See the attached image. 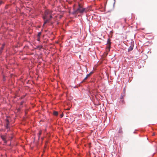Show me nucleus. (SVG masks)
<instances>
[{
	"mask_svg": "<svg viewBox=\"0 0 157 157\" xmlns=\"http://www.w3.org/2000/svg\"><path fill=\"white\" fill-rule=\"evenodd\" d=\"M86 8H82L80 4L78 5V7L77 10H75L73 12L74 14H77L79 13L82 14L84 12H86Z\"/></svg>",
	"mask_w": 157,
	"mask_h": 157,
	"instance_id": "1",
	"label": "nucleus"
},
{
	"mask_svg": "<svg viewBox=\"0 0 157 157\" xmlns=\"http://www.w3.org/2000/svg\"><path fill=\"white\" fill-rule=\"evenodd\" d=\"M52 11L49 10H45L44 13V16L43 17V18L44 20H45L46 19L48 18V15H49L50 14H52Z\"/></svg>",
	"mask_w": 157,
	"mask_h": 157,
	"instance_id": "2",
	"label": "nucleus"
},
{
	"mask_svg": "<svg viewBox=\"0 0 157 157\" xmlns=\"http://www.w3.org/2000/svg\"><path fill=\"white\" fill-rule=\"evenodd\" d=\"M107 44L108 46V48L109 49H110V47L111 42H110V40L109 38L108 39Z\"/></svg>",
	"mask_w": 157,
	"mask_h": 157,
	"instance_id": "3",
	"label": "nucleus"
},
{
	"mask_svg": "<svg viewBox=\"0 0 157 157\" xmlns=\"http://www.w3.org/2000/svg\"><path fill=\"white\" fill-rule=\"evenodd\" d=\"M1 137L5 143H6L7 142V141L6 140V136L3 135L1 136Z\"/></svg>",
	"mask_w": 157,
	"mask_h": 157,
	"instance_id": "4",
	"label": "nucleus"
},
{
	"mask_svg": "<svg viewBox=\"0 0 157 157\" xmlns=\"http://www.w3.org/2000/svg\"><path fill=\"white\" fill-rule=\"evenodd\" d=\"M42 133V131L40 130L39 131V133L38 134V139L39 140L40 138V136L41 135Z\"/></svg>",
	"mask_w": 157,
	"mask_h": 157,
	"instance_id": "5",
	"label": "nucleus"
},
{
	"mask_svg": "<svg viewBox=\"0 0 157 157\" xmlns=\"http://www.w3.org/2000/svg\"><path fill=\"white\" fill-rule=\"evenodd\" d=\"M44 20V24H43V26H44V25L47 23L48 22V21H49V19H48V18H47V19H45V20Z\"/></svg>",
	"mask_w": 157,
	"mask_h": 157,
	"instance_id": "6",
	"label": "nucleus"
},
{
	"mask_svg": "<svg viewBox=\"0 0 157 157\" xmlns=\"http://www.w3.org/2000/svg\"><path fill=\"white\" fill-rule=\"evenodd\" d=\"M133 49V48L132 47L130 46L129 47L128 49V52H129L130 51H132V50Z\"/></svg>",
	"mask_w": 157,
	"mask_h": 157,
	"instance_id": "7",
	"label": "nucleus"
},
{
	"mask_svg": "<svg viewBox=\"0 0 157 157\" xmlns=\"http://www.w3.org/2000/svg\"><path fill=\"white\" fill-rule=\"evenodd\" d=\"M53 114L54 115L56 116H57L58 115V113L57 111H54L53 112Z\"/></svg>",
	"mask_w": 157,
	"mask_h": 157,
	"instance_id": "8",
	"label": "nucleus"
},
{
	"mask_svg": "<svg viewBox=\"0 0 157 157\" xmlns=\"http://www.w3.org/2000/svg\"><path fill=\"white\" fill-rule=\"evenodd\" d=\"M92 73H93V72H90L89 74L87 75L86 76L87 77H89L92 74Z\"/></svg>",
	"mask_w": 157,
	"mask_h": 157,
	"instance_id": "9",
	"label": "nucleus"
},
{
	"mask_svg": "<svg viewBox=\"0 0 157 157\" xmlns=\"http://www.w3.org/2000/svg\"><path fill=\"white\" fill-rule=\"evenodd\" d=\"M122 128L121 127H120L119 128V133H122Z\"/></svg>",
	"mask_w": 157,
	"mask_h": 157,
	"instance_id": "10",
	"label": "nucleus"
},
{
	"mask_svg": "<svg viewBox=\"0 0 157 157\" xmlns=\"http://www.w3.org/2000/svg\"><path fill=\"white\" fill-rule=\"evenodd\" d=\"M4 45H5L4 44H3L2 46V47L1 48V51H2L3 48H4Z\"/></svg>",
	"mask_w": 157,
	"mask_h": 157,
	"instance_id": "11",
	"label": "nucleus"
},
{
	"mask_svg": "<svg viewBox=\"0 0 157 157\" xmlns=\"http://www.w3.org/2000/svg\"><path fill=\"white\" fill-rule=\"evenodd\" d=\"M9 121L8 119L6 120V124H9Z\"/></svg>",
	"mask_w": 157,
	"mask_h": 157,
	"instance_id": "12",
	"label": "nucleus"
},
{
	"mask_svg": "<svg viewBox=\"0 0 157 157\" xmlns=\"http://www.w3.org/2000/svg\"><path fill=\"white\" fill-rule=\"evenodd\" d=\"M41 35V32H39L38 33V34L37 35L38 37H40V36Z\"/></svg>",
	"mask_w": 157,
	"mask_h": 157,
	"instance_id": "13",
	"label": "nucleus"
},
{
	"mask_svg": "<svg viewBox=\"0 0 157 157\" xmlns=\"http://www.w3.org/2000/svg\"><path fill=\"white\" fill-rule=\"evenodd\" d=\"M9 124H6V128L8 129L9 128Z\"/></svg>",
	"mask_w": 157,
	"mask_h": 157,
	"instance_id": "14",
	"label": "nucleus"
},
{
	"mask_svg": "<svg viewBox=\"0 0 157 157\" xmlns=\"http://www.w3.org/2000/svg\"><path fill=\"white\" fill-rule=\"evenodd\" d=\"M24 102V101H22L21 103H20V106H21V105H22L23 104Z\"/></svg>",
	"mask_w": 157,
	"mask_h": 157,
	"instance_id": "15",
	"label": "nucleus"
},
{
	"mask_svg": "<svg viewBox=\"0 0 157 157\" xmlns=\"http://www.w3.org/2000/svg\"><path fill=\"white\" fill-rule=\"evenodd\" d=\"M124 97V96L121 95L120 97L121 99H123Z\"/></svg>",
	"mask_w": 157,
	"mask_h": 157,
	"instance_id": "16",
	"label": "nucleus"
},
{
	"mask_svg": "<svg viewBox=\"0 0 157 157\" xmlns=\"http://www.w3.org/2000/svg\"><path fill=\"white\" fill-rule=\"evenodd\" d=\"M49 17H50V19H49V20L51 19L52 18V17L51 15V14H49Z\"/></svg>",
	"mask_w": 157,
	"mask_h": 157,
	"instance_id": "17",
	"label": "nucleus"
},
{
	"mask_svg": "<svg viewBox=\"0 0 157 157\" xmlns=\"http://www.w3.org/2000/svg\"><path fill=\"white\" fill-rule=\"evenodd\" d=\"M88 77H87V76H86L84 79L83 80V81H85V80H86L87 78H88Z\"/></svg>",
	"mask_w": 157,
	"mask_h": 157,
	"instance_id": "18",
	"label": "nucleus"
},
{
	"mask_svg": "<svg viewBox=\"0 0 157 157\" xmlns=\"http://www.w3.org/2000/svg\"><path fill=\"white\" fill-rule=\"evenodd\" d=\"M37 40L38 41L40 40V37H38Z\"/></svg>",
	"mask_w": 157,
	"mask_h": 157,
	"instance_id": "19",
	"label": "nucleus"
},
{
	"mask_svg": "<svg viewBox=\"0 0 157 157\" xmlns=\"http://www.w3.org/2000/svg\"><path fill=\"white\" fill-rule=\"evenodd\" d=\"M63 113H62L61 115H60V116L61 117H63Z\"/></svg>",
	"mask_w": 157,
	"mask_h": 157,
	"instance_id": "20",
	"label": "nucleus"
},
{
	"mask_svg": "<svg viewBox=\"0 0 157 157\" xmlns=\"http://www.w3.org/2000/svg\"><path fill=\"white\" fill-rule=\"evenodd\" d=\"M3 2L2 1H0V5H1L3 3Z\"/></svg>",
	"mask_w": 157,
	"mask_h": 157,
	"instance_id": "21",
	"label": "nucleus"
},
{
	"mask_svg": "<svg viewBox=\"0 0 157 157\" xmlns=\"http://www.w3.org/2000/svg\"><path fill=\"white\" fill-rule=\"evenodd\" d=\"M124 21L125 22L126 21V19H124Z\"/></svg>",
	"mask_w": 157,
	"mask_h": 157,
	"instance_id": "22",
	"label": "nucleus"
},
{
	"mask_svg": "<svg viewBox=\"0 0 157 157\" xmlns=\"http://www.w3.org/2000/svg\"><path fill=\"white\" fill-rule=\"evenodd\" d=\"M155 133H153V134H152V136H155Z\"/></svg>",
	"mask_w": 157,
	"mask_h": 157,
	"instance_id": "23",
	"label": "nucleus"
},
{
	"mask_svg": "<svg viewBox=\"0 0 157 157\" xmlns=\"http://www.w3.org/2000/svg\"><path fill=\"white\" fill-rule=\"evenodd\" d=\"M123 101H124V100H122L121 101V102H122V103H123Z\"/></svg>",
	"mask_w": 157,
	"mask_h": 157,
	"instance_id": "24",
	"label": "nucleus"
},
{
	"mask_svg": "<svg viewBox=\"0 0 157 157\" xmlns=\"http://www.w3.org/2000/svg\"><path fill=\"white\" fill-rule=\"evenodd\" d=\"M69 109H67V110H69Z\"/></svg>",
	"mask_w": 157,
	"mask_h": 157,
	"instance_id": "25",
	"label": "nucleus"
},
{
	"mask_svg": "<svg viewBox=\"0 0 157 157\" xmlns=\"http://www.w3.org/2000/svg\"><path fill=\"white\" fill-rule=\"evenodd\" d=\"M42 140H43V138H42Z\"/></svg>",
	"mask_w": 157,
	"mask_h": 157,
	"instance_id": "26",
	"label": "nucleus"
}]
</instances>
